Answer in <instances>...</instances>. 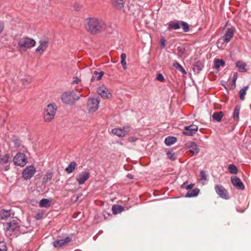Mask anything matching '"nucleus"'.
<instances>
[{
  "instance_id": "obj_49",
  "label": "nucleus",
  "mask_w": 251,
  "mask_h": 251,
  "mask_svg": "<svg viewBox=\"0 0 251 251\" xmlns=\"http://www.w3.org/2000/svg\"><path fill=\"white\" fill-rule=\"evenodd\" d=\"M160 42H161V45L162 48H164L165 46V42H166L165 39L163 38H161Z\"/></svg>"
},
{
  "instance_id": "obj_8",
  "label": "nucleus",
  "mask_w": 251,
  "mask_h": 251,
  "mask_svg": "<svg viewBox=\"0 0 251 251\" xmlns=\"http://www.w3.org/2000/svg\"><path fill=\"white\" fill-rule=\"evenodd\" d=\"M100 100L97 98H90L87 102V108L89 112H95L99 108Z\"/></svg>"
},
{
  "instance_id": "obj_9",
  "label": "nucleus",
  "mask_w": 251,
  "mask_h": 251,
  "mask_svg": "<svg viewBox=\"0 0 251 251\" xmlns=\"http://www.w3.org/2000/svg\"><path fill=\"white\" fill-rule=\"evenodd\" d=\"M130 131V127L129 126H124L122 128H116L112 129L111 133L119 137H125Z\"/></svg>"
},
{
  "instance_id": "obj_50",
  "label": "nucleus",
  "mask_w": 251,
  "mask_h": 251,
  "mask_svg": "<svg viewBox=\"0 0 251 251\" xmlns=\"http://www.w3.org/2000/svg\"><path fill=\"white\" fill-rule=\"evenodd\" d=\"M237 74H234L233 75V78H232V84H234V85H235V82H236V80L237 79Z\"/></svg>"
},
{
  "instance_id": "obj_55",
  "label": "nucleus",
  "mask_w": 251,
  "mask_h": 251,
  "mask_svg": "<svg viewBox=\"0 0 251 251\" xmlns=\"http://www.w3.org/2000/svg\"><path fill=\"white\" fill-rule=\"evenodd\" d=\"M127 176V177L129 178H130V179L133 178V176L131 175H128Z\"/></svg>"
},
{
  "instance_id": "obj_11",
  "label": "nucleus",
  "mask_w": 251,
  "mask_h": 251,
  "mask_svg": "<svg viewBox=\"0 0 251 251\" xmlns=\"http://www.w3.org/2000/svg\"><path fill=\"white\" fill-rule=\"evenodd\" d=\"M89 177L90 173L87 171H83L77 175L76 180L79 185H82L83 184Z\"/></svg>"
},
{
  "instance_id": "obj_42",
  "label": "nucleus",
  "mask_w": 251,
  "mask_h": 251,
  "mask_svg": "<svg viewBox=\"0 0 251 251\" xmlns=\"http://www.w3.org/2000/svg\"><path fill=\"white\" fill-rule=\"evenodd\" d=\"M0 251H7V247L4 242H0Z\"/></svg>"
},
{
  "instance_id": "obj_41",
  "label": "nucleus",
  "mask_w": 251,
  "mask_h": 251,
  "mask_svg": "<svg viewBox=\"0 0 251 251\" xmlns=\"http://www.w3.org/2000/svg\"><path fill=\"white\" fill-rule=\"evenodd\" d=\"M201 63L199 61H198L196 63V64L195 65V67L194 68V70L195 71H200L202 69V67L200 66Z\"/></svg>"
},
{
  "instance_id": "obj_5",
  "label": "nucleus",
  "mask_w": 251,
  "mask_h": 251,
  "mask_svg": "<svg viewBox=\"0 0 251 251\" xmlns=\"http://www.w3.org/2000/svg\"><path fill=\"white\" fill-rule=\"evenodd\" d=\"M35 168L32 165L26 166L23 170L22 176L23 178L25 179H29L35 173Z\"/></svg>"
},
{
  "instance_id": "obj_1",
  "label": "nucleus",
  "mask_w": 251,
  "mask_h": 251,
  "mask_svg": "<svg viewBox=\"0 0 251 251\" xmlns=\"http://www.w3.org/2000/svg\"><path fill=\"white\" fill-rule=\"evenodd\" d=\"M85 28L91 34L96 35L104 31L107 27L105 22L101 19L92 17L86 19Z\"/></svg>"
},
{
  "instance_id": "obj_32",
  "label": "nucleus",
  "mask_w": 251,
  "mask_h": 251,
  "mask_svg": "<svg viewBox=\"0 0 251 251\" xmlns=\"http://www.w3.org/2000/svg\"><path fill=\"white\" fill-rule=\"evenodd\" d=\"M229 172L233 175H236L238 173V169L236 166L234 164H230L228 166Z\"/></svg>"
},
{
  "instance_id": "obj_17",
  "label": "nucleus",
  "mask_w": 251,
  "mask_h": 251,
  "mask_svg": "<svg viewBox=\"0 0 251 251\" xmlns=\"http://www.w3.org/2000/svg\"><path fill=\"white\" fill-rule=\"evenodd\" d=\"M97 93L104 99H108L109 98V95L110 94L108 89L103 86L99 87L97 89Z\"/></svg>"
},
{
  "instance_id": "obj_10",
  "label": "nucleus",
  "mask_w": 251,
  "mask_h": 251,
  "mask_svg": "<svg viewBox=\"0 0 251 251\" xmlns=\"http://www.w3.org/2000/svg\"><path fill=\"white\" fill-rule=\"evenodd\" d=\"M217 194L222 199L227 200L229 199L228 193L227 190L221 185H216L215 187Z\"/></svg>"
},
{
  "instance_id": "obj_20",
  "label": "nucleus",
  "mask_w": 251,
  "mask_h": 251,
  "mask_svg": "<svg viewBox=\"0 0 251 251\" xmlns=\"http://www.w3.org/2000/svg\"><path fill=\"white\" fill-rule=\"evenodd\" d=\"M51 202V200L43 199L39 202V206L40 207H49L50 206Z\"/></svg>"
},
{
  "instance_id": "obj_12",
  "label": "nucleus",
  "mask_w": 251,
  "mask_h": 251,
  "mask_svg": "<svg viewBox=\"0 0 251 251\" xmlns=\"http://www.w3.org/2000/svg\"><path fill=\"white\" fill-rule=\"evenodd\" d=\"M39 45L36 49L35 51L40 55H42L44 51L47 49L49 46V42L46 39L41 40L39 41Z\"/></svg>"
},
{
  "instance_id": "obj_23",
  "label": "nucleus",
  "mask_w": 251,
  "mask_h": 251,
  "mask_svg": "<svg viewBox=\"0 0 251 251\" xmlns=\"http://www.w3.org/2000/svg\"><path fill=\"white\" fill-rule=\"evenodd\" d=\"M76 166L77 164L76 162L74 161L71 162L68 166L66 168V172L68 174L72 173L75 169Z\"/></svg>"
},
{
  "instance_id": "obj_36",
  "label": "nucleus",
  "mask_w": 251,
  "mask_h": 251,
  "mask_svg": "<svg viewBox=\"0 0 251 251\" xmlns=\"http://www.w3.org/2000/svg\"><path fill=\"white\" fill-rule=\"evenodd\" d=\"M104 72L103 71H101L100 72H98V71H94V75H95L97 77L96 79L97 80H100L101 79L102 76L104 75Z\"/></svg>"
},
{
  "instance_id": "obj_51",
  "label": "nucleus",
  "mask_w": 251,
  "mask_h": 251,
  "mask_svg": "<svg viewBox=\"0 0 251 251\" xmlns=\"http://www.w3.org/2000/svg\"><path fill=\"white\" fill-rule=\"evenodd\" d=\"M121 63L124 69L126 70V61H121Z\"/></svg>"
},
{
  "instance_id": "obj_40",
  "label": "nucleus",
  "mask_w": 251,
  "mask_h": 251,
  "mask_svg": "<svg viewBox=\"0 0 251 251\" xmlns=\"http://www.w3.org/2000/svg\"><path fill=\"white\" fill-rule=\"evenodd\" d=\"M167 156H168V157L172 160H175V153L172 151H167Z\"/></svg>"
},
{
  "instance_id": "obj_4",
  "label": "nucleus",
  "mask_w": 251,
  "mask_h": 251,
  "mask_svg": "<svg viewBox=\"0 0 251 251\" xmlns=\"http://www.w3.org/2000/svg\"><path fill=\"white\" fill-rule=\"evenodd\" d=\"M56 106L55 104H49L45 109L44 119L46 122H50L54 118L56 113Z\"/></svg>"
},
{
  "instance_id": "obj_24",
  "label": "nucleus",
  "mask_w": 251,
  "mask_h": 251,
  "mask_svg": "<svg viewBox=\"0 0 251 251\" xmlns=\"http://www.w3.org/2000/svg\"><path fill=\"white\" fill-rule=\"evenodd\" d=\"M224 116L223 113L222 111L215 112L212 115L213 119L218 122L221 121L222 118Z\"/></svg>"
},
{
  "instance_id": "obj_19",
  "label": "nucleus",
  "mask_w": 251,
  "mask_h": 251,
  "mask_svg": "<svg viewBox=\"0 0 251 251\" xmlns=\"http://www.w3.org/2000/svg\"><path fill=\"white\" fill-rule=\"evenodd\" d=\"M235 30V29L233 27L227 29L224 35V41L225 42L228 43L230 41L231 39L233 36Z\"/></svg>"
},
{
  "instance_id": "obj_30",
  "label": "nucleus",
  "mask_w": 251,
  "mask_h": 251,
  "mask_svg": "<svg viewBox=\"0 0 251 251\" xmlns=\"http://www.w3.org/2000/svg\"><path fill=\"white\" fill-rule=\"evenodd\" d=\"M125 0H114V5L117 9H121L124 6Z\"/></svg>"
},
{
  "instance_id": "obj_15",
  "label": "nucleus",
  "mask_w": 251,
  "mask_h": 251,
  "mask_svg": "<svg viewBox=\"0 0 251 251\" xmlns=\"http://www.w3.org/2000/svg\"><path fill=\"white\" fill-rule=\"evenodd\" d=\"M231 181L232 184L237 189L243 190L245 189V186L240 178L236 176H233L231 177Z\"/></svg>"
},
{
  "instance_id": "obj_39",
  "label": "nucleus",
  "mask_w": 251,
  "mask_h": 251,
  "mask_svg": "<svg viewBox=\"0 0 251 251\" xmlns=\"http://www.w3.org/2000/svg\"><path fill=\"white\" fill-rule=\"evenodd\" d=\"M200 180L203 182H204L207 180V175L204 171H201L200 172Z\"/></svg>"
},
{
  "instance_id": "obj_45",
  "label": "nucleus",
  "mask_w": 251,
  "mask_h": 251,
  "mask_svg": "<svg viewBox=\"0 0 251 251\" xmlns=\"http://www.w3.org/2000/svg\"><path fill=\"white\" fill-rule=\"evenodd\" d=\"M156 79L160 82L164 81V77L161 74H158L156 76Z\"/></svg>"
},
{
  "instance_id": "obj_33",
  "label": "nucleus",
  "mask_w": 251,
  "mask_h": 251,
  "mask_svg": "<svg viewBox=\"0 0 251 251\" xmlns=\"http://www.w3.org/2000/svg\"><path fill=\"white\" fill-rule=\"evenodd\" d=\"M173 66L176 69L178 70L183 74H186V72L182 66L177 62H175L173 63Z\"/></svg>"
},
{
  "instance_id": "obj_47",
  "label": "nucleus",
  "mask_w": 251,
  "mask_h": 251,
  "mask_svg": "<svg viewBox=\"0 0 251 251\" xmlns=\"http://www.w3.org/2000/svg\"><path fill=\"white\" fill-rule=\"evenodd\" d=\"M138 140V138L135 137H130L128 138V140L129 142L133 143L136 141Z\"/></svg>"
},
{
  "instance_id": "obj_34",
  "label": "nucleus",
  "mask_w": 251,
  "mask_h": 251,
  "mask_svg": "<svg viewBox=\"0 0 251 251\" xmlns=\"http://www.w3.org/2000/svg\"><path fill=\"white\" fill-rule=\"evenodd\" d=\"M9 230H14L17 227V224L14 221L10 222L7 224Z\"/></svg>"
},
{
  "instance_id": "obj_31",
  "label": "nucleus",
  "mask_w": 251,
  "mask_h": 251,
  "mask_svg": "<svg viewBox=\"0 0 251 251\" xmlns=\"http://www.w3.org/2000/svg\"><path fill=\"white\" fill-rule=\"evenodd\" d=\"M248 86H244L239 91V97L241 100H243L245 99V96L246 94V91L248 89Z\"/></svg>"
},
{
  "instance_id": "obj_46",
  "label": "nucleus",
  "mask_w": 251,
  "mask_h": 251,
  "mask_svg": "<svg viewBox=\"0 0 251 251\" xmlns=\"http://www.w3.org/2000/svg\"><path fill=\"white\" fill-rule=\"evenodd\" d=\"M4 28V23L0 21V34L3 32Z\"/></svg>"
},
{
  "instance_id": "obj_29",
  "label": "nucleus",
  "mask_w": 251,
  "mask_h": 251,
  "mask_svg": "<svg viewBox=\"0 0 251 251\" xmlns=\"http://www.w3.org/2000/svg\"><path fill=\"white\" fill-rule=\"evenodd\" d=\"M176 141V138L173 136H169L165 140V143L167 146H170L175 143Z\"/></svg>"
},
{
  "instance_id": "obj_22",
  "label": "nucleus",
  "mask_w": 251,
  "mask_h": 251,
  "mask_svg": "<svg viewBox=\"0 0 251 251\" xmlns=\"http://www.w3.org/2000/svg\"><path fill=\"white\" fill-rule=\"evenodd\" d=\"M168 30L173 29H178L180 27V22H172L168 25Z\"/></svg>"
},
{
  "instance_id": "obj_53",
  "label": "nucleus",
  "mask_w": 251,
  "mask_h": 251,
  "mask_svg": "<svg viewBox=\"0 0 251 251\" xmlns=\"http://www.w3.org/2000/svg\"><path fill=\"white\" fill-rule=\"evenodd\" d=\"M14 143L16 146H19L20 144V140L16 139L14 141Z\"/></svg>"
},
{
  "instance_id": "obj_43",
  "label": "nucleus",
  "mask_w": 251,
  "mask_h": 251,
  "mask_svg": "<svg viewBox=\"0 0 251 251\" xmlns=\"http://www.w3.org/2000/svg\"><path fill=\"white\" fill-rule=\"evenodd\" d=\"M194 184H190L189 185H186V182L183 183L182 186L183 188H185L187 190H191L194 187Z\"/></svg>"
},
{
  "instance_id": "obj_48",
  "label": "nucleus",
  "mask_w": 251,
  "mask_h": 251,
  "mask_svg": "<svg viewBox=\"0 0 251 251\" xmlns=\"http://www.w3.org/2000/svg\"><path fill=\"white\" fill-rule=\"evenodd\" d=\"M79 81H80V80L77 77H74V80L72 82V83L73 84H77Z\"/></svg>"
},
{
  "instance_id": "obj_25",
  "label": "nucleus",
  "mask_w": 251,
  "mask_h": 251,
  "mask_svg": "<svg viewBox=\"0 0 251 251\" xmlns=\"http://www.w3.org/2000/svg\"><path fill=\"white\" fill-rule=\"evenodd\" d=\"M112 212L114 214H117L124 211V208L123 206L119 205H114L112 206Z\"/></svg>"
},
{
  "instance_id": "obj_6",
  "label": "nucleus",
  "mask_w": 251,
  "mask_h": 251,
  "mask_svg": "<svg viewBox=\"0 0 251 251\" xmlns=\"http://www.w3.org/2000/svg\"><path fill=\"white\" fill-rule=\"evenodd\" d=\"M14 163L18 166H24L26 162L27 159L23 153H18L13 158Z\"/></svg>"
},
{
  "instance_id": "obj_38",
  "label": "nucleus",
  "mask_w": 251,
  "mask_h": 251,
  "mask_svg": "<svg viewBox=\"0 0 251 251\" xmlns=\"http://www.w3.org/2000/svg\"><path fill=\"white\" fill-rule=\"evenodd\" d=\"M32 81V78L30 76L26 77L22 79L23 85H26L29 84Z\"/></svg>"
},
{
  "instance_id": "obj_2",
  "label": "nucleus",
  "mask_w": 251,
  "mask_h": 251,
  "mask_svg": "<svg viewBox=\"0 0 251 251\" xmlns=\"http://www.w3.org/2000/svg\"><path fill=\"white\" fill-rule=\"evenodd\" d=\"M36 41L33 39L24 37L19 40L17 45V49L19 51L25 52L29 49L35 46Z\"/></svg>"
},
{
  "instance_id": "obj_37",
  "label": "nucleus",
  "mask_w": 251,
  "mask_h": 251,
  "mask_svg": "<svg viewBox=\"0 0 251 251\" xmlns=\"http://www.w3.org/2000/svg\"><path fill=\"white\" fill-rule=\"evenodd\" d=\"M180 24H181L182 28L185 32H188L189 30V26L187 23L183 21H181Z\"/></svg>"
},
{
  "instance_id": "obj_54",
  "label": "nucleus",
  "mask_w": 251,
  "mask_h": 251,
  "mask_svg": "<svg viewBox=\"0 0 251 251\" xmlns=\"http://www.w3.org/2000/svg\"><path fill=\"white\" fill-rule=\"evenodd\" d=\"M95 79H96L95 76H92V77L91 78V80H90L91 82H92L94 81Z\"/></svg>"
},
{
  "instance_id": "obj_28",
  "label": "nucleus",
  "mask_w": 251,
  "mask_h": 251,
  "mask_svg": "<svg viewBox=\"0 0 251 251\" xmlns=\"http://www.w3.org/2000/svg\"><path fill=\"white\" fill-rule=\"evenodd\" d=\"M225 65V62L222 59H217L214 61V68L215 69H219L221 67H224Z\"/></svg>"
},
{
  "instance_id": "obj_27",
  "label": "nucleus",
  "mask_w": 251,
  "mask_h": 251,
  "mask_svg": "<svg viewBox=\"0 0 251 251\" xmlns=\"http://www.w3.org/2000/svg\"><path fill=\"white\" fill-rule=\"evenodd\" d=\"M236 65L240 72H245L247 71V69L245 68L246 66L245 63L242 62L241 61H238L236 62Z\"/></svg>"
},
{
  "instance_id": "obj_14",
  "label": "nucleus",
  "mask_w": 251,
  "mask_h": 251,
  "mask_svg": "<svg viewBox=\"0 0 251 251\" xmlns=\"http://www.w3.org/2000/svg\"><path fill=\"white\" fill-rule=\"evenodd\" d=\"M186 148L192 153L193 155H197L199 152V149L198 145L194 142H190L186 144Z\"/></svg>"
},
{
  "instance_id": "obj_3",
  "label": "nucleus",
  "mask_w": 251,
  "mask_h": 251,
  "mask_svg": "<svg viewBox=\"0 0 251 251\" xmlns=\"http://www.w3.org/2000/svg\"><path fill=\"white\" fill-rule=\"evenodd\" d=\"M81 95H77L74 91L64 92L61 96L62 102L67 104H72L77 101Z\"/></svg>"
},
{
  "instance_id": "obj_44",
  "label": "nucleus",
  "mask_w": 251,
  "mask_h": 251,
  "mask_svg": "<svg viewBox=\"0 0 251 251\" xmlns=\"http://www.w3.org/2000/svg\"><path fill=\"white\" fill-rule=\"evenodd\" d=\"M185 50V49L182 47H178L177 48V51H178V55L180 57H182L184 51Z\"/></svg>"
},
{
  "instance_id": "obj_16",
  "label": "nucleus",
  "mask_w": 251,
  "mask_h": 251,
  "mask_svg": "<svg viewBox=\"0 0 251 251\" xmlns=\"http://www.w3.org/2000/svg\"><path fill=\"white\" fill-rule=\"evenodd\" d=\"M71 240V238L68 236L66 237L65 239H57L54 241L53 242V245L54 247L60 248L64 246L66 244H67L68 243L70 242Z\"/></svg>"
},
{
  "instance_id": "obj_26",
  "label": "nucleus",
  "mask_w": 251,
  "mask_h": 251,
  "mask_svg": "<svg viewBox=\"0 0 251 251\" xmlns=\"http://www.w3.org/2000/svg\"><path fill=\"white\" fill-rule=\"evenodd\" d=\"M240 110V107L239 105H237L234 108L232 117L234 120L236 121H238L239 120Z\"/></svg>"
},
{
  "instance_id": "obj_7",
  "label": "nucleus",
  "mask_w": 251,
  "mask_h": 251,
  "mask_svg": "<svg viewBox=\"0 0 251 251\" xmlns=\"http://www.w3.org/2000/svg\"><path fill=\"white\" fill-rule=\"evenodd\" d=\"M10 156L8 154H6L0 156V169L7 171L9 168V159Z\"/></svg>"
},
{
  "instance_id": "obj_21",
  "label": "nucleus",
  "mask_w": 251,
  "mask_h": 251,
  "mask_svg": "<svg viewBox=\"0 0 251 251\" xmlns=\"http://www.w3.org/2000/svg\"><path fill=\"white\" fill-rule=\"evenodd\" d=\"M200 192V190L198 188H195L193 190L188 191L185 195L186 198H191L198 196Z\"/></svg>"
},
{
  "instance_id": "obj_52",
  "label": "nucleus",
  "mask_w": 251,
  "mask_h": 251,
  "mask_svg": "<svg viewBox=\"0 0 251 251\" xmlns=\"http://www.w3.org/2000/svg\"><path fill=\"white\" fill-rule=\"evenodd\" d=\"M126 54L125 53H122L121 55V61H126Z\"/></svg>"
},
{
  "instance_id": "obj_18",
  "label": "nucleus",
  "mask_w": 251,
  "mask_h": 251,
  "mask_svg": "<svg viewBox=\"0 0 251 251\" xmlns=\"http://www.w3.org/2000/svg\"><path fill=\"white\" fill-rule=\"evenodd\" d=\"M13 215L11 210L3 209L0 211V219L2 220L6 221L11 216H13Z\"/></svg>"
},
{
  "instance_id": "obj_35",
  "label": "nucleus",
  "mask_w": 251,
  "mask_h": 251,
  "mask_svg": "<svg viewBox=\"0 0 251 251\" xmlns=\"http://www.w3.org/2000/svg\"><path fill=\"white\" fill-rule=\"evenodd\" d=\"M52 177V175L51 173H47L43 178V182L45 183H47L51 179Z\"/></svg>"
},
{
  "instance_id": "obj_13",
  "label": "nucleus",
  "mask_w": 251,
  "mask_h": 251,
  "mask_svg": "<svg viewBox=\"0 0 251 251\" xmlns=\"http://www.w3.org/2000/svg\"><path fill=\"white\" fill-rule=\"evenodd\" d=\"M184 131L183 134L186 136H192L198 130V127L196 125H191L189 126H185Z\"/></svg>"
}]
</instances>
